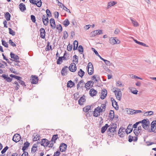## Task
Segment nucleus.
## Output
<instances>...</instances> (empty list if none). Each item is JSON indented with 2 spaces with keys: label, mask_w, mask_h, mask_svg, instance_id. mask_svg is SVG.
I'll return each mask as SVG.
<instances>
[{
  "label": "nucleus",
  "mask_w": 156,
  "mask_h": 156,
  "mask_svg": "<svg viewBox=\"0 0 156 156\" xmlns=\"http://www.w3.org/2000/svg\"><path fill=\"white\" fill-rule=\"evenodd\" d=\"M8 147L7 146L5 147L2 151L1 153L2 154L4 153L6 150L8 149Z\"/></svg>",
  "instance_id": "e2e57ef3"
},
{
  "label": "nucleus",
  "mask_w": 156,
  "mask_h": 156,
  "mask_svg": "<svg viewBox=\"0 0 156 156\" xmlns=\"http://www.w3.org/2000/svg\"><path fill=\"white\" fill-rule=\"evenodd\" d=\"M115 131V129L110 127L108 129V134L110 136H111L112 135H114L113 133Z\"/></svg>",
  "instance_id": "412c9836"
},
{
  "label": "nucleus",
  "mask_w": 156,
  "mask_h": 156,
  "mask_svg": "<svg viewBox=\"0 0 156 156\" xmlns=\"http://www.w3.org/2000/svg\"><path fill=\"white\" fill-rule=\"evenodd\" d=\"M94 82L92 81H88L85 84V87L87 89H89L90 87H91L93 85L94 83Z\"/></svg>",
  "instance_id": "9d476101"
},
{
  "label": "nucleus",
  "mask_w": 156,
  "mask_h": 156,
  "mask_svg": "<svg viewBox=\"0 0 156 156\" xmlns=\"http://www.w3.org/2000/svg\"><path fill=\"white\" fill-rule=\"evenodd\" d=\"M104 61L105 62V64L107 66H110L111 65L112 63L109 61L105 59Z\"/></svg>",
  "instance_id": "5fc2aeb1"
},
{
  "label": "nucleus",
  "mask_w": 156,
  "mask_h": 156,
  "mask_svg": "<svg viewBox=\"0 0 156 156\" xmlns=\"http://www.w3.org/2000/svg\"><path fill=\"white\" fill-rule=\"evenodd\" d=\"M74 85V83L72 81H69L67 83V87L70 88L72 87Z\"/></svg>",
  "instance_id": "473e14b6"
},
{
  "label": "nucleus",
  "mask_w": 156,
  "mask_h": 156,
  "mask_svg": "<svg viewBox=\"0 0 156 156\" xmlns=\"http://www.w3.org/2000/svg\"><path fill=\"white\" fill-rule=\"evenodd\" d=\"M10 55L11 58L13 59V61H15L19 59V58L18 55L12 53V52L10 53Z\"/></svg>",
  "instance_id": "dca6fc26"
},
{
  "label": "nucleus",
  "mask_w": 156,
  "mask_h": 156,
  "mask_svg": "<svg viewBox=\"0 0 156 156\" xmlns=\"http://www.w3.org/2000/svg\"><path fill=\"white\" fill-rule=\"evenodd\" d=\"M116 86L117 87H122L124 86V85L120 81H118L116 82Z\"/></svg>",
  "instance_id": "4c0bfd02"
},
{
  "label": "nucleus",
  "mask_w": 156,
  "mask_h": 156,
  "mask_svg": "<svg viewBox=\"0 0 156 156\" xmlns=\"http://www.w3.org/2000/svg\"><path fill=\"white\" fill-rule=\"evenodd\" d=\"M30 144V143L27 142L24 144V146L27 148L29 146Z\"/></svg>",
  "instance_id": "774afa93"
},
{
  "label": "nucleus",
  "mask_w": 156,
  "mask_h": 156,
  "mask_svg": "<svg viewBox=\"0 0 156 156\" xmlns=\"http://www.w3.org/2000/svg\"><path fill=\"white\" fill-rule=\"evenodd\" d=\"M20 10L23 12L26 10V6L23 3H21L19 5Z\"/></svg>",
  "instance_id": "393cba45"
},
{
  "label": "nucleus",
  "mask_w": 156,
  "mask_h": 156,
  "mask_svg": "<svg viewBox=\"0 0 156 156\" xmlns=\"http://www.w3.org/2000/svg\"><path fill=\"white\" fill-rule=\"evenodd\" d=\"M116 2L114 1L110 2H108L107 4V8L108 9L110 8L112 6L116 4Z\"/></svg>",
  "instance_id": "5701e85b"
},
{
  "label": "nucleus",
  "mask_w": 156,
  "mask_h": 156,
  "mask_svg": "<svg viewBox=\"0 0 156 156\" xmlns=\"http://www.w3.org/2000/svg\"><path fill=\"white\" fill-rule=\"evenodd\" d=\"M2 44L3 46H4L5 47H6V48H8V44L7 42H5V41H4L3 40H2Z\"/></svg>",
  "instance_id": "de8ad7c7"
},
{
  "label": "nucleus",
  "mask_w": 156,
  "mask_h": 156,
  "mask_svg": "<svg viewBox=\"0 0 156 156\" xmlns=\"http://www.w3.org/2000/svg\"><path fill=\"white\" fill-rule=\"evenodd\" d=\"M140 123H141V125L144 129H148L150 125V122L148 120L144 119L141 121Z\"/></svg>",
  "instance_id": "7ed1b4c3"
},
{
  "label": "nucleus",
  "mask_w": 156,
  "mask_h": 156,
  "mask_svg": "<svg viewBox=\"0 0 156 156\" xmlns=\"http://www.w3.org/2000/svg\"><path fill=\"white\" fill-rule=\"evenodd\" d=\"M73 62L77 63L78 62V57L75 55L73 56Z\"/></svg>",
  "instance_id": "c03bdc74"
},
{
  "label": "nucleus",
  "mask_w": 156,
  "mask_h": 156,
  "mask_svg": "<svg viewBox=\"0 0 156 156\" xmlns=\"http://www.w3.org/2000/svg\"><path fill=\"white\" fill-rule=\"evenodd\" d=\"M63 58H65V57L61 56L59 57L57 61V63L58 64H60L62 62Z\"/></svg>",
  "instance_id": "2f4dec72"
},
{
  "label": "nucleus",
  "mask_w": 156,
  "mask_h": 156,
  "mask_svg": "<svg viewBox=\"0 0 156 156\" xmlns=\"http://www.w3.org/2000/svg\"><path fill=\"white\" fill-rule=\"evenodd\" d=\"M40 35L41 37L42 38H44L45 36V32L44 29L43 28H41L40 29Z\"/></svg>",
  "instance_id": "6ab92c4d"
},
{
  "label": "nucleus",
  "mask_w": 156,
  "mask_h": 156,
  "mask_svg": "<svg viewBox=\"0 0 156 156\" xmlns=\"http://www.w3.org/2000/svg\"><path fill=\"white\" fill-rule=\"evenodd\" d=\"M51 26L53 29L55 28V24L54 20L53 18H51L50 20Z\"/></svg>",
  "instance_id": "a211bd4d"
},
{
  "label": "nucleus",
  "mask_w": 156,
  "mask_h": 156,
  "mask_svg": "<svg viewBox=\"0 0 156 156\" xmlns=\"http://www.w3.org/2000/svg\"><path fill=\"white\" fill-rule=\"evenodd\" d=\"M107 95V90L104 89H103L101 92V98L102 99H104L105 97Z\"/></svg>",
  "instance_id": "f8f14e48"
},
{
  "label": "nucleus",
  "mask_w": 156,
  "mask_h": 156,
  "mask_svg": "<svg viewBox=\"0 0 156 156\" xmlns=\"http://www.w3.org/2000/svg\"><path fill=\"white\" fill-rule=\"evenodd\" d=\"M37 145L36 144H34L31 149V152L32 153H34L37 150Z\"/></svg>",
  "instance_id": "7c9ffc66"
},
{
  "label": "nucleus",
  "mask_w": 156,
  "mask_h": 156,
  "mask_svg": "<svg viewBox=\"0 0 156 156\" xmlns=\"http://www.w3.org/2000/svg\"><path fill=\"white\" fill-rule=\"evenodd\" d=\"M87 72L89 75H91L93 73L94 68L91 62H89L87 66Z\"/></svg>",
  "instance_id": "20e7f679"
},
{
  "label": "nucleus",
  "mask_w": 156,
  "mask_h": 156,
  "mask_svg": "<svg viewBox=\"0 0 156 156\" xmlns=\"http://www.w3.org/2000/svg\"><path fill=\"white\" fill-rule=\"evenodd\" d=\"M35 2L36 3L35 4H36L37 6L38 7L41 6L42 4L41 0H35Z\"/></svg>",
  "instance_id": "e433bc0d"
},
{
  "label": "nucleus",
  "mask_w": 156,
  "mask_h": 156,
  "mask_svg": "<svg viewBox=\"0 0 156 156\" xmlns=\"http://www.w3.org/2000/svg\"><path fill=\"white\" fill-rule=\"evenodd\" d=\"M53 141H52V140L49 141V143L48 145V146L49 147H52L53 146Z\"/></svg>",
  "instance_id": "4d7b16f0"
},
{
  "label": "nucleus",
  "mask_w": 156,
  "mask_h": 156,
  "mask_svg": "<svg viewBox=\"0 0 156 156\" xmlns=\"http://www.w3.org/2000/svg\"><path fill=\"white\" fill-rule=\"evenodd\" d=\"M98 30L93 31L91 32L90 34L92 37H94L97 35H98V33L97 32Z\"/></svg>",
  "instance_id": "37998d69"
},
{
  "label": "nucleus",
  "mask_w": 156,
  "mask_h": 156,
  "mask_svg": "<svg viewBox=\"0 0 156 156\" xmlns=\"http://www.w3.org/2000/svg\"><path fill=\"white\" fill-rule=\"evenodd\" d=\"M78 50L79 52L83 53V48L82 46L81 45H79L78 48Z\"/></svg>",
  "instance_id": "603ef678"
},
{
  "label": "nucleus",
  "mask_w": 156,
  "mask_h": 156,
  "mask_svg": "<svg viewBox=\"0 0 156 156\" xmlns=\"http://www.w3.org/2000/svg\"><path fill=\"white\" fill-rule=\"evenodd\" d=\"M97 93V92L96 90L93 88H92L90 89L89 93L91 96H93L95 95Z\"/></svg>",
  "instance_id": "4be33fe9"
},
{
  "label": "nucleus",
  "mask_w": 156,
  "mask_h": 156,
  "mask_svg": "<svg viewBox=\"0 0 156 156\" xmlns=\"http://www.w3.org/2000/svg\"><path fill=\"white\" fill-rule=\"evenodd\" d=\"M108 127V124H106L105 126H103L101 129V132L102 133H104L105 132L106 130L107 129Z\"/></svg>",
  "instance_id": "c756f323"
},
{
  "label": "nucleus",
  "mask_w": 156,
  "mask_h": 156,
  "mask_svg": "<svg viewBox=\"0 0 156 156\" xmlns=\"http://www.w3.org/2000/svg\"><path fill=\"white\" fill-rule=\"evenodd\" d=\"M63 23L65 27H67L69 24V22L68 19H66L63 22Z\"/></svg>",
  "instance_id": "49530a36"
},
{
  "label": "nucleus",
  "mask_w": 156,
  "mask_h": 156,
  "mask_svg": "<svg viewBox=\"0 0 156 156\" xmlns=\"http://www.w3.org/2000/svg\"><path fill=\"white\" fill-rule=\"evenodd\" d=\"M130 77L132 78V79H136L137 78L138 79H139L141 80H142V78H141L140 77H139L137 76H136L135 75H131L130 76Z\"/></svg>",
  "instance_id": "3c124183"
},
{
  "label": "nucleus",
  "mask_w": 156,
  "mask_h": 156,
  "mask_svg": "<svg viewBox=\"0 0 156 156\" xmlns=\"http://www.w3.org/2000/svg\"><path fill=\"white\" fill-rule=\"evenodd\" d=\"M91 107L90 106H87L84 108L83 109V111L85 112H88L90 109Z\"/></svg>",
  "instance_id": "ea45409f"
},
{
  "label": "nucleus",
  "mask_w": 156,
  "mask_h": 156,
  "mask_svg": "<svg viewBox=\"0 0 156 156\" xmlns=\"http://www.w3.org/2000/svg\"><path fill=\"white\" fill-rule=\"evenodd\" d=\"M132 124H129L126 130V132L127 134L129 133L132 131L133 127H132Z\"/></svg>",
  "instance_id": "aec40b11"
},
{
  "label": "nucleus",
  "mask_w": 156,
  "mask_h": 156,
  "mask_svg": "<svg viewBox=\"0 0 156 156\" xmlns=\"http://www.w3.org/2000/svg\"><path fill=\"white\" fill-rule=\"evenodd\" d=\"M63 37L65 39L67 38L68 36L67 32L66 31H64L63 33Z\"/></svg>",
  "instance_id": "13d9d810"
},
{
  "label": "nucleus",
  "mask_w": 156,
  "mask_h": 156,
  "mask_svg": "<svg viewBox=\"0 0 156 156\" xmlns=\"http://www.w3.org/2000/svg\"><path fill=\"white\" fill-rule=\"evenodd\" d=\"M60 152L59 151H57L54 153L53 156H58L60 155Z\"/></svg>",
  "instance_id": "338daca9"
},
{
  "label": "nucleus",
  "mask_w": 156,
  "mask_h": 156,
  "mask_svg": "<svg viewBox=\"0 0 156 156\" xmlns=\"http://www.w3.org/2000/svg\"><path fill=\"white\" fill-rule=\"evenodd\" d=\"M85 101V97L84 96L81 97L79 100V104L80 105H83V103Z\"/></svg>",
  "instance_id": "a878e982"
},
{
  "label": "nucleus",
  "mask_w": 156,
  "mask_h": 156,
  "mask_svg": "<svg viewBox=\"0 0 156 156\" xmlns=\"http://www.w3.org/2000/svg\"><path fill=\"white\" fill-rule=\"evenodd\" d=\"M9 33L10 34L13 36L15 35V32L10 28H9Z\"/></svg>",
  "instance_id": "864d4df0"
},
{
  "label": "nucleus",
  "mask_w": 156,
  "mask_h": 156,
  "mask_svg": "<svg viewBox=\"0 0 156 156\" xmlns=\"http://www.w3.org/2000/svg\"><path fill=\"white\" fill-rule=\"evenodd\" d=\"M46 12L47 13V16H48L49 17L51 16V13L50 12V11L49 9H47L46 10Z\"/></svg>",
  "instance_id": "09e8293b"
},
{
  "label": "nucleus",
  "mask_w": 156,
  "mask_h": 156,
  "mask_svg": "<svg viewBox=\"0 0 156 156\" xmlns=\"http://www.w3.org/2000/svg\"><path fill=\"white\" fill-rule=\"evenodd\" d=\"M40 16H42V19L44 24L45 26H47L48 23V19L47 16L46 15H43L42 13L40 14Z\"/></svg>",
  "instance_id": "39448f33"
},
{
  "label": "nucleus",
  "mask_w": 156,
  "mask_h": 156,
  "mask_svg": "<svg viewBox=\"0 0 156 156\" xmlns=\"http://www.w3.org/2000/svg\"><path fill=\"white\" fill-rule=\"evenodd\" d=\"M56 28L59 30V32H61L62 31V28L61 25H57Z\"/></svg>",
  "instance_id": "8fccbe9b"
},
{
  "label": "nucleus",
  "mask_w": 156,
  "mask_h": 156,
  "mask_svg": "<svg viewBox=\"0 0 156 156\" xmlns=\"http://www.w3.org/2000/svg\"><path fill=\"white\" fill-rule=\"evenodd\" d=\"M33 140L35 141L39 140V135L37 134L34 133V134L33 136Z\"/></svg>",
  "instance_id": "b1692460"
},
{
  "label": "nucleus",
  "mask_w": 156,
  "mask_h": 156,
  "mask_svg": "<svg viewBox=\"0 0 156 156\" xmlns=\"http://www.w3.org/2000/svg\"><path fill=\"white\" fill-rule=\"evenodd\" d=\"M110 127L115 130L116 128V124L115 123H113L111 125Z\"/></svg>",
  "instance_id": "0e129e2a"
},
{
  "label": "nucleus",
  "mask_w": 156,
  "mask_h": 156,
  "mask_svg": "<svg viewBox=\"0 0 156 156\" xmlns=\"http://www.w3.org/2000/svg\"><path fill=\"white\" fill-rule=\"evenodd\" d=\"M73 48V46L72 45H70V44H69L67 47V49L68 51H71Z\"/></svg>",
  "instance_id": "6e6d98bb"
},
{
  "label": "nucleus",
  "mask_w": 156,
  "mask_h": 156,
  "mask_svg": "<svg viewBox=\"0 0 156 156\" xmlns=\"http://www.w3.org/2000/svg\"><path fill=\"white\" fill-rule=\"evenodd\" d=\"M151 132L156 133V120L153 121L151 124Z\"/></svg>",
  "instance_id": "0eeeda50"
},
{
  "label": "nucleus",
  "mask_w": 156,
  "mask_h": 156,
  "mask_svg": "<svg viewBox=\"0 0 156 156\" xmlns=\"http://www.w3.org/2000/svg\"><path fill=\"white\" fill-rule=\"evenodd\" d=\"M104 112V110H103V109H101V107L98 106L97 108H96L93 112V115L94 117H98L100 115L101 112Z\"/></svg>",
  "instance_id": "f257e3e1"
},
{
  "label": "nucleus",
  "mask_w": 156,
  "mask_h": 156,
  "mask_svg": "<svg viewBox=\"0 0 156 156\" xmlns=\"http://www.w3.org/2000/svg\"><path fill=\"white\" fill-rule=\"evenodd\" d=\"M84 74V72L82 69H80V70L78 72V75L81 77H82Z\"/></svg>",
  "instance_id": "58836bf2"
},
{
  "label": "nucleus",
  "mask_w": 156,
  "mask_h": 156,
  "mask_svg": "<svg viewBox=\"0 0 156 156\" xmlns=\"http://www.w3.org/2000/svg\"><path fill=\"white\" fill-rule=\"evenodd\" d=\"M125 129L124 128H120L118 131L119 135L121 137H123L125 134Z\"/></svg>",
  "instance_id": "9b49d317"
},
{
  "label": "nucleus",
  "mask_w": 156,
  "mask_h": 156,
  "mask_svg": "<svg viewBox=\"0 0 156 156\" xmlns=\"http://www.w3.org/2000/svg\"><path fill=\"white\" fill-rule=\"evenodd\" d=\"M69 70L71 72H74L76 69V65L75 63H72L70 64L69 67Z\"/></svg>",
  "instance_id": "6e6552de"
},
{
  "label": "nucleus",
  "mask_w": 156,
  "mask_h": 156,
  "mask_svg": "<svg viewBox=\"0 0 156 156\" xmlns=\"http://www.w3.org/2000/svg\"><path fill=\"white\" fill-rule=\"evenodd\" d=\"M112 105L116 110H118L119 107L116 102H115V103H113L112 104Z\"/></svg>",
  "instance_id": "a18cd8bd"
},
{
  "label": "nucleus",
  "mask_w": 156,
  "mask_h": 156,
  "mask_svg": "<svg viewBox=\"0 0 156 156\" xmlns=\"http://www.w3.org/2000/svg\"><path fill=\"white\" fill-rule=\"evenodd\" d=\"M130 20L132 22V23L133 24V25L134 27H137L139 26V23H138V22L135 21L133 20V19H132L131 18H130Z\"/></svg>",
  "instance_id": "c85d7f7f"
},
{
  "label": "nucleus",
  "mask_w": 156,
  "mask_h": 156,
  "mask_svg": "<svg viewBox=\"0 0 156 156\" xmlns=\"http://www.w3.org/2000/svg\"><path fill=\"white\" fill-rule=\"evenodd\" d=\"M116 37H111L109 39V43L112 45L116 44H119L120 41L119 40L117 39H115Z\"/></svg>",
  "instance_id": "423d86ee"
},
{
  "label": "nucleus",
  "mask_w": 156,
  "mask_h": 156,
  "mask_svg": "<svg viewBox=\"0 0 156 156\" xmlns=\"http://www.w3.org/2000/svg\"><path fill=\"white\" fill-rule=\"evenodd\" d=\"M58 135L57 134L54 135H53L51 140H52V141L54 142V143H55V140L58 138Z\"/></svg>",
  "instance_id": "c9c22d12"
},
{
  "label": "nucleus",
  "mask_w": 156,
  "mask_h": 156,
  "mask_svg": "<svg viewBox=\"0 0 156 156\" xmlns=\"http://www.w3.org/2000/svg\"><path fill=\"white\" fill-rule=\"evenodd\" d=\"M20 136L18 134H15L13 137L12 140L16 142H18L20 140Z\"/></svg>",
  "instance_id": "ddd939ff"
},
{
  "label": "nucleus",
  "mask_w": 156,
  "mask_h": 156,
  "mask_svg": "<svg viewBox=\"0 0 156 156\" xmlns=\"http://www.w3.org/2000/svg\"><path fill=\"white\" fill-rule=\"evenodd\" d=\"M31 19L33 22H35L36 21V19L35 16H34L33 15H32L31 16Z\"/></svg>",
  "instance_id": "680f3d73"
},
{
  "label": "nucleus",
  "mask_w": 156,
  "mask_h": 156,
  "mask_svg": "<svg viewBox=\"0 0 156 156\" xmlns=\"http://www.w3.org/2000/svg\"><path fill=\"white\" fill-rule=\"evenodd\" d=\"M49 141L46 139H43L41 142V145L44 146V147H46L48 145Z\"/></svg>",
  "instance_id": "1a4fd4ad"
},
{
  "label": "nucleus",
  "mask_w": 156,
  "mask_h": 156,
  "mask_svg": "<svg viewBox=\"0 0 156 156\" xmlns=\"http://www.w3.org/2000/svg\"><path fill=\"white\" fill-rule=\"evenodd\" d=\"M127 113L129 114L133 115L134 114V110L129 109L127 111Z\"/></svg>",
  "instance_id": "a19ab883"
},
{
  "label": "nucleus",
  "mask_w": 156,
  "mask_h": 156,
  "mask_svg": "<svg viewBox=\"0 0 156 156\" xmlns=\"http://www.w3.org/2000/svg\"><path fill=\"white\" fill-rule=\"evenodd\" d=\"M5 17L6 20L7 21H9L10 20V14L8 12H6L5 15Z\"/></svg>",
  "instance_id": "cd10ccee"
},
{
  "label": "nucleus",
  "mask_w": 156,
  "mask_h": 156,
  "mask_svg": "<svg viewBox=\"0 0 156 156\" xmlns=\"http://www.w3.org/2000/svg\"><path fill=\"white\" fill-rule=\"evenodd\" d=\"M32 79L31 80V83L32 84H35L38 82V77L37 76H32Z\"/></svg>",
  "instance_id": "f3484780"
},
{
  "label": "nucleus",
  "mask_w": 156,
  "mask_h": 156,
  "mask_svg": "<svg viewBox=\"0 0 156 156\" xmlns=\"http://www.w3.org/2000/svg\"><path fill=\"white\" fill-rule=\"evenodd\" d=\"M9 43L13 47L15 46H16V44L10 39L9 40Z\"/></svg>",
  "instance_id": "052dcab7"
},
{
  "label": "nucleus",
  "mask_w": 156,
  "mask_h": 156,
  "mask_svg": "<svg viewBox=\"0 0 156 156\" xmlns=\"http://www.w3.org/2000/svg\"><path fill=\"white\" fill-rule=\"evenodd\" d=\"M84 84V82L82 80L79 82L77 86V89H78V88H79L80 87H83Z\"/></svg>",
  "instance_id": "72a5a7b5"
},
{
  "label": "nucleus",
  "mask_w": 156,
  "mask_h": 156,
  "mask_svg": "<svg viewBox=\"0 0 156 156\" xmlns=\"http://www.w3.org/2000/svg\"><path fill=\"white\" fill-rule=\"evenodd\" d=\"M113 92L115 93V94L116 98L118 100L120 101L121 99L122 96V93L120 90L118 89L117 90L113 89Z\"/></svg>",
  "instance_id": "f03ea898"
},
{
  "label": "nucleus",
  "mask_w": 156,
  "mask_h": 156,
  "mask_svg": "<svg viewBox=\"0 0 156 156\" xmlns=\"http://www.w3.org/2000/svg\"><path fill=\"white\" fill-rule=\"evenodd\" d=\"M73 48L74 50H75L77 49L78 46V42L76 40H75L73 42Z\"/></svg>",
  "instance_id": "f704fd0d"
},
{
  "label": "nucleus",
  "mask_w": 156,
  "mask_h": 156,
  "mask_svg": "<svg viewBox=\"0 0 156 156\" xmlns=\"http://www.w3.org/2000/svg\"><path fill=\"white\" fill-rule=\"evenodd\" d=\"M109 117L111 119H113L114 117V112L113 111H111L109 113Z\"/></svg>",
  "instance_id": "79ce46f5"
},
{
  "label": "nucleus",
  "mask_w": 156,
  "mask_h": 156,
  "mask_svg": "<svg viewBox=\"0 0 156 156\" xmlns=\"http://www.w3.org/2000/svg\"><path fill=\"white\" fill-rule=\"evenodd\" d=\"M14 84L15 85H16V86L15 87V89L17 90L19 89L20 86L18 84V82H15Z\"/></svg>",
  "instance_id": "bf43d9fd"
},
{
  "label": "nucleus",
  "mask_w": 156,
  "mask_h": 156,
  "mask_svg": "<svg viewBox=\"0 0 156 156\" xmlns=\"http://www.w3.org/2000/svg\"><path fill=\"white\" fill-rule=\"evenodd\" d=\"M141 121H139V122H136L135 124H134V125H133V127L134 128H136L137 126L138 125L139 123H141Z\"/></svg>",
  "instance_id": "69168bd1"
},
{
  "label": "nucleus",
  "mask_w": 156,
  "mask_h": 156,
  "mask_svg": "<svg viewBox=\"0 0 156 156\" xmlns=\"http://www.w3.org/2000/svg\"><path fill=\"white\" fill-rule=\"evenodd\" d=\"M68 67L67 66L64 67L62 69L61 71L62 74L63 76H65L67 74V71H68Z\"/></svg>",
  "instance_id": "4468645a"
},
{
  "label": "nucleus",
  "mask_w": 156,
  "mask_h": 156,
  "mask_svg": "<svg viewBox=\"0 0 156 156\" xmlns=\"http://www.w3.org/2000/svg\"><path fill=\"white\" fill-rule=\"evenodd\" d=\"M67 147V145L66 144L63 143L61 144L59 148L60 151L61 152L65 151Z\"/></svg>",
  "instance_id": "2eb2a0df"
},
{
  "label": "nucleus",
  "mask_w": 156,
  "mask_h": 156,
  "mask_svg": "<svg viewBox=\"0 0 156 156\" xmlns=\"http://www.w3.org/2000/svg\"><path fill=\"white\" fill-rule=\"evenodd\" d=\"M135 88L132 87H129V89L131 92L133 94H137L138 92L137 90H133V89Z\"/></svg>",
  "instance_id": "bb28decb"
}]
</instances>
